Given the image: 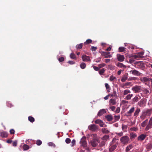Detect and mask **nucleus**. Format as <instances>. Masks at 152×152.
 Instances as JSON below:
<instances>
[{
    "label": "nucleus",
    "instance_id": "obj_12",
    "mask_svg": "<svg viewBox=\"0 0 152 152\" xmlns=\"http://www.w3.org/2000/svg\"><path fill=\"white\" fill-rule=\"evenodd\" d=\"M132 90L136 92H140L141 90V87L139 86H135L132 88Z\"/></svg>",
    "mask_w": 152,
    "mask_h": 152
},
{
    "label": "nucleus",
    "instance_id": "obj_4",
    "mask_svg": "<svg viewBox=\"0 0 152 152\" xmlns=\"http://www.w3.org/2000/svg\"><path fill=\"white\" fill-rule=\"evenodd\" d=\"M80 143L81 144V145L83 148H85L87 146V143L86 140V137H83L81 139Z\"/></svg>",
    "mask_w": 152,
    "mask_h": 152
},
{
    "label": "nucleus",
    "instance_id": "obj_9",
    "mask_svg": "<svg viewBox=\"0 0 152 152\" xmlns=\"http://www.w3.org/2000/svg\"><path fill=\"white\" fill-rule=\"evenodd\" d=\"M95 123L96 124H99L100 126L101 127H103L104 125V124L103 121L100 119H97L95 121Z\"/></svg>",
    "mask_w": 152,
    "mask_h": 152
},
{
    "label": "nucleus",
    "instance_id": "obj_3",
    "mask_svg": "<svg viewBox=\"0 0 152 152\" xmlns=\"http://www.w3.org/2000/svg\"><path fill=\"white\" fill-rule=\"evenodd\" d=\"M140 81L144 83H145V84L148 85V83L150 81L151 82V84H152V79H150L149 78L147 77H141L140 78Z\"/></svg>",
    "mask_w": 152,
    "mask_h": 152
},
{
    "label": "nucleus",
    "instance_id": "obj_16",
    "mask_svg": "<svg viewBox=\"0 0 152 152\" xmlns=\"http://www.w3.org/2000/svg\"><path fill=\"white\" fill-rule=\"evenodd\" d=\"M105 118L107 121H110L113 119V117L111 115H109L105 116Z\"/></svg>",
    "mask_w": 152,
    "mask_h": 152
},
{
    "label": "nucleus",
    "instance_id": "obj_52",
    "mask_svg": "<svg viewBox=\"0 0 152 152\" xmlns=\"http://www.w3.org/2000/svg\"><path fill=\"white\" fill-rule=\"evenodd\" d=\"M115 79L116 77H114L113 75H111L110 77V80L111 81H113Z\"/></svg>",
    "mask_w": 152,
    "mask_h": 152
},
{
    "label": "nucleus",
    "instance_id": "obj_6",
    "mask_svg": "<svg viewBox=\"0 0 152 152\" xmlns=\"http://www.w3.org/2000/svg\"><path fill=\"white\" fill-rule=\"evenodd\" d=\"M146 102L145 99H142L138 102L137 104L140 107H144L145 106Z\"/></svg>",
    "mask_w": 152,
    "mask_h": 152
},
{
    "label": "nucleus",
    "instance_id": "obj_57",
    "mask_svg": "<svg viewBox=\"0 0 152 152\" xmlns=\"http://www.w3.org/2000/svg\"><path fill=\"white\" fill-rule=\"evenodd\" d=\"M75 144V140L74 139L71 142V145L72 146H73Z\"/></svg>",
    "mask_w": 152,
    "mask_h": 152
},
{
    "label": "nucleus",
    "instance_id": "obj_7",
    "mask_svg": "<svg viewBox=\"0 0 152 152\" xmlns=\"http://www.w3.org/2000/svg\"><path fill=\"white\" fill-rule=\"evenodd\" d=\"M117 58L118 61L120 62L124 61L125 59L124 56L123 55L119 54L117 55Z\"/></svg>",
    "mask_w": 152,
    "mask_h": 152
},
{
    "label": "nucleus",
    "instance_id": "obj_55",
    "mask_svg": "<svg viewBox=\"0 0 152 152\" xmlns=\"http://www.w3.org/2000/svg\"><path fill=\"white\" fill-rule=\"evenodd\" d=\"M48 145H49V146H53V147H55V144L53 142H49L48 143Z\"/></svg>",
    "mask_w": 152,
    "mask_h": 152
},
{
    "label": "nucleus",
    "instance_id": "obj_37",
    "mask_svg": "<svg viewBox=\"0 0 152 152\" xmlns=\"http://www.w3.org/2000/svg\"><path fill=\"white\" fill-rule=\"evenodd\" d=\"M114 121L113 122H114L119 120L120 118V116L119 115H114Z\"/></svg>",
    "mask_w": 152,
    "mask_h": 152
},
{
    "label": "nucleus",
    "instance_id": "obj_31",
    "mask_svg": "<svg viewBox=\"0 0 152 152\" xmlns=\"http://www.w3.org/2000/svg\"><path fill=\"white\" fill-rule=\"evenodd\" d=\"M106 142L102 140L99 144V146L100 147H102L105 145Z\"/></svg>",
    "mask_w": 152,
    "mask_h": 152
},
{
    "label": "nucleus",
    "instance_id": "obj_33",
    "mask_svg": "<svg viewBox=\"0 0 152 152\" xmlns=\"http://www.w3.org/2000/svg\"><path fill=\"white\" fill-rule=\"evenodd\" d=\"M117 66L120 67L126 68V66L124 65L122 63H118L117 64Z\"/></svg>",
    "mask_w": 152,
    "mask_h": 152
},
{
    "label": "nucleus",
    "instance_id": "obj_50",
    "mask_svg": "<svg viewBox=\"0 0 152 152\" xmlns=\"http://www.w3.org/2000/svg\"><path fill=\"white\" fill-rule=\"evenodd\" d=\"M42 144V141L39 140H37L36 141V144L38 145H41Z\"/></svg>",
    "mask_w": 152,
    "mask_h": 152
},
{
    "label": "nucleus",
    "instance_id": "obj_23",
    "mask_svg": "<svg viewBox=\"0 0 152 152\" xmlns=\"http://www.w3.org/2000/svg\"><path fill=\"white\" fill-rule=\"evenodd\" d=\"M109 136L107 135H105L103 136L101 138L102 140L103 141H105L106 142L107 140L109 139Z\"/></svg>",
    "mask_w": 152,
    "mask_h": 152
},
{
    "label": "nucleus",
    "instance_id": "obj_17",
    "mask_svg": "<svg viewBox=\"0 0 152 152\" xmlns=\"http://www.w3.org/2000/svg\"><path fill=\"white\" fill-rule=\"evenodd\" d=\"M140 111V108L137 107L134 113V116L136 117L137 116Z\"/></svg>",
    "mask_w": 152,
    "mask_h": 152
},
{
    "label": "nucleus",
    "instance_id": "obj_48",
    "mask_svg": "<svg viewBox=\"0 0 152 152\" xmlns=\"http://www.w3.org/2000/svg\"><path fill=\"white\" fill-rule=\"evenodd\" d=\"M111 97H113V96L116 97L117 96L116 91H114L113 93L111 95Z\"/></svg>",
    "mask_w": 152,
    "mask_h": 152
},
{
    "label": "nucleus",
    "instance_id": "obj_32",
    "mask_svg": "<svg viewBox=\"0 0 152 152\" xmlns=\"http://www.w3.org/2000/svg\"><path fill=\"white\" fill-rule=\"evenodd\" d=\"M148 122V119H147L144 121H143L142 123H141V126L143 127H144L147 124Z\"/></svg>",
    "mask_w": 152,
    "mask_h": 152
},
{
    "label": "nucleus",
    "instance_id": "obj_25",
    "mask_svg": "<svg viewBox=\"0 0 152 152\" xmlns=\"http://www.w3.org/2000/svg\"><path fill=\"white\" fill-rule=\"evenodd\" d=\"M102 132L104 134H108L110 132V131L107 130L106 128H104L102 129Z\"/></svg>",
    "mask_w": 152,
    "mask_h": 152
},
{
    "label": "nucleus",
    "instance_id": "obj_51",
    "mask_svg": "<svg viewBox=\"0 0 152 152\" xmlns=\"http://www.w3.org/2000/svg\"><path fill=\"white\" fill-rule=\"evenodd\" d=\"M152 145L151 144H148L147 146V148L148 150L151 149L152 148Z\"/></svg>",
    "mask_w": 152,
    "mask_h": 152
},
{
    "label": "nucleus",
    "instance_id": "obj_46",
    "mask_svg": "<svg viewBox=\"0 0 152 152\" xmlns=\"http://www.w3.org/2000/svg\"><path fill=\"white\" fill-rule=\"evenodd\" d=\"M70 57L72 59H76V56L75 55L74 53H71L70 54Z\"/></svg>",
    "mask_w": 152,
    "mask_h": 152
},
{
    "label": "nucleus",
    "instance_id": "obj_47",
    "mask_svg": "<svg viewBox=\"0 0 152 152\" xmlns=\"http://www.w3.org/2000/svg\"><path fill=\"white\" fill-rule=\"evenodd\" d=\"M131 92L130 91L128 90H125L124 92V95H127L129 94H130Z\"/></svg>",
    "mask_w": 152,
    "mask_h": 152
},
{
    "label": "nucleus",
    "instance_id": "obj_5",
    "mask_svg": "<svg viewBox=\"0 0 152 152\" xmlns=\"http://www.w3.org/2000/svg\"><path fill=\"white\" fill-rule=\"evenodd\" d=\"M89 130L93 131H95L96 130L98 129V126L95 124H91L88 126Z\"/></svg>",
    "mask_w": 152,
    "mask_h": 152
},
{
    "label": "nucleus",
    "instance_id": "obj_40",
    "mask_svg": "<svg viewBox=\"0 0 152 152\" xmlns=\"http://www.w3.org/2000/svg\"><path fill=\"white\" fill-rule=\"evenodd\" d=\"M92 42V40L90 39H87L86 41L84 42V44L85 45H86L87 44H88L90 43H91Z\"/></svg>",
    "mask_w": 152,
    "mask_h": 152
},
{
    "label": "nucleus",
    "instance_id": "obj_18",
    "mask_svg": "<svg viewBox=\"0 0 152 152\" xmlns=\"http://www.w3.org/2000/svg\"><path fill=\"white\" fill-rule=\"evenodd\" d=\"M107 54V52H103L102 54L103 56H105L104 58H111L112 57V55H108Z\"/></svg>",
    "mask_w": 152,
    "mask_h": 152
},
{
    "label": "nucleus",
    "instance_id": "obj_36",
    "mask_svg": "<svg viewBox=\"0 0 152 152\" xmlns=\"http://www.w3.org/2000/svg\"><path fill=\"white\" fill-rule=\"evenodd\" d=\"M109 102L110 104L112 105H115L116 103L115 100L113 99H110V100Z\"/></svg>",
    "mask_w": 152,
    "mask_h": 152
},
{
    "label": "nucleus",
    "instance_id": "obj_35",
    "mask_svg": "<svg viewBox=\"0 0 152 152\" xmlns=\"http://www.w3.org/2000/svg\"><path fill=\"white\" fill-rule=\"evenodd\" d=\"M86 64L84 62L80 64V68L83 69H85L86 68Z\"/></svg>",
    "mask_w": 152,
    "mask_h": 152
},
{
    "label": "nucleus",
    "instance_id": "obj_49",
    "mask_svg": "<svg viewBox=\"0 0 152 152\" xmlns=\"http://www.w3.org/2000/svg\"><path fill=\"white\" fill-rule=\"evenodd\" d=\"M7 105L8 107H11L13 106V105L12 104V103L10 102H7Z\"/></svg>",
    "mask_w": 152,
    "mask_h": 152
},
{
    "label": "nucleus",
    "instance_id": "obj_64",
    "mask_svg": "<svg viewBox=\"0 0 152 152\" xmlns=\"http://www.w3.org/2000/svg\"><path fill=\"white\" fill-rule=\"evenodd\" d=\"M68 63L70 64H74L75 63V62L74 61H68Z\"/></svg>",
    "mask_w": 152,
    "mask_h": 152
},
{
    "label": "nucleus",
    "instance_id": "obj_61",
    "mask_svg": "<svg viewBox=\"0 0 152 152\" xmlns=\"http://www.w3.org/2000/svg\"><path fill=\"white\" fill-rule=\"evenodd\" d=\"M10 133L11 134H14L15 132V131L14 129H12L10 130Z\"/></svg>",
    "mask_w": 152,
    "mask_h": 152
},
{
    "label": "nucleus",
    "instance_id": "obj_19",
    "mask_svg": "<svg viewBox=\"0 0 152 152\" xmlns=\"http://www.w3.org/2000/svg\"><path fill=\"white\" fill-rule=\"evenodd\" d=\"M141 98L140 96H136L134 98L132 99L133 102H136L139 101Z\"/></svg>",
    "mask_w": 152,
    "mask_h": 152
},
{
    "label": "nucleus",
    "instance_id": "obj_2",
    "mask_svg": "<svg viewBox=\"0 0 152 152\" xmlns=\"http://www.w3.org/2000/svg\"><path fill=\"white\" fill-rule=\"evenodd\" d=\"M120 140L121 142L123 144L126 145L129 143L130 139L127 136L125 135L121 137Z\"/></svg>",
    "mask_w": 152,
    "mask_h": 152
},
{
    "label": "nucleus",
    "instance_id": "obj_34",
    "mask_svg": "<svg viewBox=\"0 0 152 152\" xmlns=\"http://www.w3.org/2000/svg\"><path fill=\"white\" fill-rule=\"evenodd\" d=\"M29 148V146L28 145H26V144H24L23 146V148L24 150L26 151V150H28Z\"/></svg>",
    "mask_w": 152,
    "mask_h": 152
},
{
    "label": "nucleus",
    "instance_id": "obj_63",
    "mask_svg": "<svg viewBox=\"0 0 152 152\" xmlns=\"http://www.w3.org/2000/svg\"><path fill=\"white\" fill-rule=\"evenodd\" d=\"M144 92L145 94H148L149 93V91L147 89H145L144 90Z\"/></svg>",
    "mask_w": 152,
    "mask_h": 152
},
{
    "label": "nucleus",
    "instance_id": "obj_53",
    "mask_svg": "<svg viewBox=\"0 0 152 152\" xmlns=\"http://www.w3.org/2000/svg\"><path fill=\"white\" fill-rule=\"evenodd\" d=\"M67 144L71 142L70 139L68 138H67L65 140Z\"/></svg>",
    "mask_w": 152,
    "mask_h": 152
},
{
    "label": "nucleus",
    "instance_id": "obj_41",
    "mask_svg": "<svg viewBox=\"0 0 152 152\" xmlns=\"http://www.w3.org/2000/svg\"><path fill=\"white\" fill-rule=\"evenodd\" d=\"M151 110H144V112L146 113L147 115H150L151 114Z\"/></svg>",
    "mask_w": 152,
    "mask_h": 152
},
{
    "label": "nucleus",
    "instance_id": "obj_27",
    "mask_svg": "<svg viewBox=\"0 0 152 152\" xmlns=\"http://www.w3.org/2000/svg\"><path fill=\"white\" fill-rule=\"evenodd\" d=\"M134 110V107H133L127 112V114L129 115H130L132 113H133Z\"/></svg>",
    "mask_w": 152,
    "mask_h": 152
},
{
    "label": "nucleus",
    "instance_id": "obj_54",
    "mask_svg": "<svg viewBox=\"0 0 152 152\" xmlns=\"http://www.w3.org/2000/svg\"><path fill=\"white\" fill-rule=\"evenodd\" d=\"M64 58L63 57H61L58 59V61L60 62H62L64 61Z\"/></svg>",
    "mask_w": 152,
    "mask_h": 152
},
{
    "label": "nucleus",
    "instance_id": "obj_8",
    "mask_svg": "<svg viewBox=\"0 0 152 152\" xmlns=\"http://www.w3.org/2000/svg\"><path fill=\"white\" fill-rule=\"evenodd\" d=\"M130 72L133 75L137 76H140L141 74H142L139 71L135 69L131 70L130 71Z\"/></svg>",
    "mask_w": 152,
    "mask_h": 152
},
{
    "label": "nucleus",
    "instance_id": "obj_44",
    "mask_svg": "<svg viewBox=\"0 0 152 152\" xmlns=\"http://www.w3.org/2000/svg\"><path fill=\"white\" fill-rule=\"evenodd\" d=\"M127 77L126 75L124 76L121 79V81L122 82H124L127 79Z\"/></svg>",
    "mask_w": 152,
    "mask_h": 152
},
{
    "label": "nucleus",
    "instance_id": "obj_45",
    "mask_svg": "<svg viewBox=\"0 0 152 152\" xmlns=\"http://www.w3.org/2000/svg\"><path fill=\"white\" fill-rule=\"evenodd\" d=\"M105 65V64L104 63H102V64H99L98 65V66L100 69L101 68L104 67Z\"/></svg>",
    "mask_w": 152,
    "mask_h": 152
},
{
    "label": "nucleus",
    "instance_id": "obj_20",
    "mask_svg": "<svg viewBox=\"0 0 152 152\" xmlns=\"http://www.w3.org/2000/svg\"><path fill=\"white\" fill-rule=\"evenodd\" d=\"M146 116L147 115L145 112L144 111H143L142 115L140 116V118L142 120H143L145 118Z\"/></svg>",
    "mask_w": 152,
    "mask_h": 152
},
{
    "label": "nucleus",
    "instance_id": "obj_10",
    "mask_svg": "<svg viewBox=\"0 0 152 152\" xmlns=\"http://www.w3.org/2000/svg\"><path fill=\"white\" fill-rule=\"evenodd\" d=\"M143 52L138 53L136 55H134L133 56L136 59L141 58L143 54Z\"/></svg>",
    "mask_w": 152,
    "mask_h": 152
},
{
    "label": "nucleus",
    "instance_id": "obj_11",
    "mask_svg": "<svg viewBox=\"0 0 152 152\" xmlns=\"http://www.w3.org/2000/svg\"><path fill=\"white\" fill-rule=\"evenodd\" d=\"M152 126V117H151L149 120V123L148 124L145 130L147 131Z\"/></svg>",
    "mask_w": 152,
    "mask_h": 152
},
{
    "label": "nucleus",
    "instance_id": "obj_15",
    "mask_svg": "<svg viewBox=\"0 0 152 152\" xmlns=\"http://www.w3.org/2000/svg\"><path fill=\"white\" fill-rule=\"evenodd\" d=\"M106 111L104 109H102L100 110L98 113V115L99 116H100L102 115L103 114L106 113Z\"/></svg>",
    "mask_w": 152,
    "mask_h": 152
},
{
    "label": "nucleus",
    "instance_id": "obj_62",
    "mask_svg": "<svg viewBox=\"0 0 152 152\" xmlns=\"http://www.w3.org/2000/svg\"><path fill=\"white\" fill-rule=\"evenodd\" d=\"M127 127L126 125H123L122 126V129L124 130V129H126Z\"/></svg>",
    "mask_w": 152,
    "mask_h": 152
},
{
    "label": "nucleus",
    "instance_id": "obj_13",
    "mask_svg": "<svg viewBox=\"0 0 152 152\" xmlns=\"http://www.w3.org/2000/svg\"><path fill=\"white\" fill-rule=\"evenodd\" d=\"M146 137V134H142L138 137L137 139L139 141H142L145 139Z\"/></svg>",
    "mask_w": 152,
    "mask_h": 152
},
{
    "label": "nucleus",
    "instance_id": "obj_59",
    "mask_svg": "<svg viewBox=\"0 0 152 152\" xmlns=\"http://www.w3.org/2000/svg\"><path fill=\"white\" fill-rule=\"evenodd\" d=\"M97 49V48L96 47H95L94 46H92L91 48V50L92 51H95L96 50V49Z\"/></svg>",
    "mask_w": 152,
    "mask_h": 152
},
{
    "label": "nucleus",
    "instance_id": "obj_24",
    "mask_svg": "<svg viewBox=\"0 0 152 152\" xmlns=\"http://www.w3.org/2000/svg\"><path fill=\"white\" fill-rule=\"evenodd\" d=\"M106 69L104 68H102L99 70V73L101 75H104V73Z\"/></svg>",
    "mask_w": 152,
    "mask_h": 152
},
{
    "label": "nucleus",
    "instance_id": "obj_29",
    "mask_svg": "<svg viewBox=\"0 0 152 152\" xmlns=\"http://www.w3.org/2000/svg\"><path fill=\"white\" fill-rule=\"evenodd\" d=\"M126 48L123 47H121L118 48V51L121 52H122L125 51Z\"/></svg>",
    "mask_w": 152,
    "mask_h": 152
},
{
    "label": "nucleus",
    "instance_id": "obj_26",
    "mask_svg": "<svg viewBox=\"0 0 152 152\" xmlns=\"http://www.w3.org/2000/svg\"><path fill=\"white\" fill-rule=\"evenodd\" d=\"M133 148V146L132 145L130 144L128 146L126 149V152H128L129 151L130 149H131Z\"/></svg>",
    "mask_w": 152,
    "mask_h": 152
},
{
    "label": "nucleus",
    "instance_id": "obj_56",
    "mask_svg": "<svg viewBox=\"0 0 152 152\" xmlns=\"http://www.w3.org/2000/svg\"><path fill=\"white\" fill-rule=\"evenodd\" d=\"M12 145L14 146H16L17 145V141L16 140H15V141H14L12 143Z\"/></svg>",
    "mask_w": 152,
    "mask_h": 152
},
{
    "label": "nucleus",
    "instance_id": "obj_14",
    "mask_svg": "<svg viewBox=\"0 0 152 152\" xmlns=\"http://www.w3.org/2000/svg\"><path fill=\"white\" fill-rule=\"evenodd\" d=\"M82 58L83 61H89L90 60L89 57L86 55L83 56L82 57Z\"/></svg>",
    "mask_w": 152,
    "mask_h": 152
},
{
    "label": "nucleus",
    "instance_id": "obj_43",
    "mask_svg": "<svg viewBox=\"0 0 152 152\" xmlns=\"http://www.w3.org/2000/svg\"><path fill=\"white\" fill-rule=\"evenodd\" d=\"M108 68L112 70H113L115 69V66L111 65H109L108 66Z\"/></svg>",
    "mask_w": 152,
    "mask_h": 152
},
{
    "label": "nucleus",
    "instance_id": "obj_60",
    "mask_svg": "<svg viewBox=\"0 0 152 152\" xmlns=\"http://www.w3.org/2000/svg\"><path fill=\"white\" fill-rule=\"evenodd\" d=\"M130 129L132 131H136L138 130V129L137 127H134L131 128Z\"/></svg>",
    "mask_w": 152,
    "mask_h": 152
},
{
    "label": "nucleus",
    "instance_id": "obj_42",
    "mask_svg": "<svg viewBox=\"0 0 152 152\" xmlns=\"http://www.w3.org/2000/svg\"><path fill=\"white\" fill-rule=\"evenodd\" d=\"M83 43H80L79 44L77 45L76 46L77 49H80L82 48L83 46Z\"/></svg>",
    "mask_w": 152,
    "mask_h": 152
},
{
    "label": "nucleus",
    "instance_id": "obj_22",
    "mask_svg": "<svg viewBox=\"0 0 152 152\" xmlns=\"http://www.w3.org/2000/svg\"><path fill=\"white\" fill-rule=\"evenodd\" d=\"M90 143L91 145L94 147H96L97 145V143L95 140H91L90 142Z\"/></svg>",
    "mask_w": 152,
    "mask_h": 152
},
{
    "label": "nucleus",
    "instance_id": "obj_39",
    "mask_svg": "<svg viewBox=\"0 0 152 152\" xmlns=\"http://www.w3.org/2000/svg\"><path fill=\"white\" fill-rule=\"evenodd\" d=\"M28 120L31 123H33L35 119L34 117L30 116L28 117Z\"/></svg>",
    "mask_w": 152,
    "mask_h": 152
},
{
    "label": "nucleus",
    "instance_id": "obj_28",
    "mask_svg": "<svg viewBox=\"0 0 152 152\" xmlns=\"http://www.w3.org/2000/svg\"><path fill=\"white\" fill-rule=\"evenodd\" d=\"M130 135L131 139L135 138L137 136V135L135 133H130Z\"/></svg>",
    "mask_w": 152,
    "mask_h": 152
},
{
    "label": "nucleus",
    "instance_id": "obj_30",
    "mask_svg": "<svg viewBox=\"0 0 152 152\" xmlns=\"http://www.w3.org/2000/svg\"><path fill=\"white\" fill-rule=\"evenodd\" d=\"M132 94H128L127 96H126L125 99L127 100H129L130 99L132 98V97L133 96Z\"/></svg>",
    "mask_w": 152,
    "mask_h": 152
},
{
    "label": "nucleus",
    "instance_id": "obj_38",
    "mask_svg": "<svg viewBox=\"0 0 152 152\" xmlns=\"http://www.w3.org/2000/svg\"><path fill=\"white\" fill-rule=\"evenodd\" d=\"M138 65L142 69H143L145 67L144 64L142 62H140L138 63Z\"/></svg>",
    "mask_w": 152,
    "mask_h": 152
},
{
    "label": "nucleus",
    "instance_id": "obj_21",
    "mask_svg": "<svg viewBox=\"0 0 152 152\" xmlns=\"http://www.w3.org/2000/svg\"><path fill=\"white\" fill-rule=\"evenodd\" d=\"M1 136L2 137H7V133L5 132H3L1 133Z\"/></svg>",
    "mask_w": 152,
    "mask_h": 152
},
{
    "label": "nucleus",
    "instance_id": "obj_58",
    "mask_svg": "<svg viewBox=\"0 0 152 152\" xmlns=\"http://www.w3.org/2000/svg\"><path fill=\"white\" fill-rule=\"evenodd\" d=\"M93 68L94 70L96 71H98L99 70V69L98 66H93Z\"/></svg>",
    "mask_w": 152,
    "mask_h": 152
},
{
    "label": "nucleus",
    "instance_id": "obj_1",
    "mask_svg": "<svg viewBox=\"0 0 152 152\" xmlns=\"http://www.w3.org/2000/svg\"><path fill=\"white\" fill-rule=\"evenodd\" d=\"M116 139H113L111 142V146L109 148V151H112L114 150L116 148L118 145V142H116Z\"/></svg>",
    "mask_w": 152,
    "mask_h": 152
}]
</instances>
